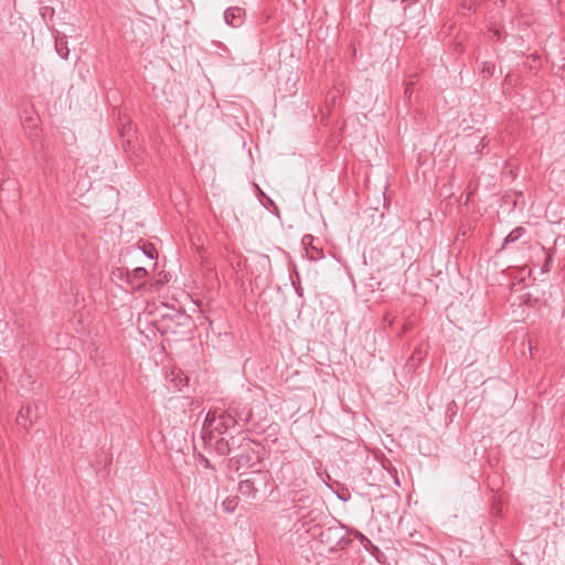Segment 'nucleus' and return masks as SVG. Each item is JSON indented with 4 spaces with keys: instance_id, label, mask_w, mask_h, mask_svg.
<instances>
[{
    "instance_id": "ddd939ff",
    "label": "nucleus",
    "mask_w": 565,
    "mask_h": 565,
    "mask_svg": "<svg viewBox=\"0 0 565 565\" xmlns=\"http://www.w3.org/2000/svg\"><path fill=\"white\" fill-rule=\"evenodd\" d=\"M426 354V351L423 350L420 347L419 348H416L414 350V352L412 353V355L409 356L407 363H406V366L409 369V370H415L417 367V365L419 364V362L423 360V358L425 356Z\"/></svg>"
},
{
    "instance_id": "b1692460",
    "label": "nucleus",
    "mask_w": 565,
    "mask_h": 565,
    "mask_svg": "<svg viewBox=\"0 0 565 565\" xmlns=\"http://www.w3.org/2000/svg\"><path fill=\"white\" fill-rule=\"evenodd\" d=\"M4 184H6V182H4V183H2V185H1V190H2V191L4 190ZM7 184H8V185H9V184H14V181H10V180H8V181H7Z\"/></svg>"
},
{
    "instance_id": "7ed1b4c3",
    "label": "nucleus",
    "mask_w": 565,
    "mask_h": 565,
    "mask_svg": "<svg viewBox=\"0 0 565 565\" xmlns=\"http://www.w3.org/2000/svg\"><path fill=\"white\" fill-rule=\"evenodd\" d=\"M258 460L257 452L253 440L245 441L244 448L238 450L230 458L228 467L234 471H238L244 467L252 466L254 461Z\"/></svg>"
},
{
    "instance_id": "1a4fd4ad",
    "label": "nucleus",
    "mask_w": 565,
    "mask_h": 565,
    "mask_svg": "<svg viewBox=\"0 0 565 565\" xmlns=\"http://www.w3.org/2000/svg\"><path fill=\"white\" fill-rule=\"evenodd\" d=\"M238 425L234 416L232 415V412L227 407L226 411H224L221 415H218V423L215 425V430H217L220 434H225L230 428Z\"/></svg>"
},
{
    "instance_id": "f257e3e1",
    "label": "nucleus",
    "mask_w": 565,
    "mask_h": 565,
    "mask_svg": "<svg viewBox=\"0 0 565 565\" xmlns=\"http://www.w3.org/2000/svg\"><path fill=\"white\" fill-rule=\"evenodd\" d=\"M292 475H295V467L288 462L281 466L277 478L281 483L299 489V491L294 495H291L292 491L290 492V499L292 502V514L297 516L298 520H301L310 516L311 514V511L309 510L310 505L307 504L311 501V498L309 494L303 492L302 486L305 484V480L300 478L292 479Z\"/></svg>"
},
{
    "instance_id": "0eeeda50",
    "label": "nucleus",
    "mask_w": 565,
    "mask_h": 565,
    "mask_svg": "<svg viewBox=\"0 0 565 565\" xmlns=\"http://www.w3.org/2000/svg\"><path fill=\"white\" fill-rule=\"evenodd\" d=\"M344 539L343 531L339 526H330L320 532V540L323 543L330 544L333 550Z\"/></svg>"
},
{
    "instance_id": "f8f14e48",
    "label": "nucleus",
    "mask_w": 565,
    "mask_h": 565,
    "mask_svg": "<svg viewBox=\"0 0 565 565\" xmlns=\"http://www.w3.org/2000/svg\"><path fill=\"white\" fill-rule=\"evenodd\" d=\"M250 439L242 434L237 436H232L230 439H227L231 454H236L238 450L244 448L245 441H249Z\"/></svg>"
},
{
    "instance_id": "5701e85b",
    "label": "nucleus",
    "mask_w": 565,
    "mask_h": 565,
    "mask_svg": "<svg viewBox=\"0 0 565 565\" xmlns=\"http://www.w3.org/2000/svg\"><path fill=\"white\" fill-rule=\"evenodd\" d=\"M405 94H406V95H408V94L411 95V94H412L411 84H408V85L406 86V88H405Z\"/></svg>"
},
{
    "instance_id": "a878e982",
    "label": "nucleus",
    "mask_w": 565,
    "mask_h": 565,
    "mask_svg": "<svg viewBox=\"0 0 565 565\" xmlns=\"http://www.w3.org/2000/svg\"><path fill=\"white\" fill-rule=\"evenodd\" d=\"M482 72H483V73H488V75H490V74H491L489 68H483V71H482Z\"/></svg>"
},
{
    "instance_id": "f3484780",
    "label": "nucleus",
    "mask_w": 565,
    "mask_h": 565,
    "mask_svg": "<svg viewBox=\"0 0 565 565\" xmlns=\"http://www.w3.org/2000/svg\"><path fill=\"white\" fill-rule=\"evenodd\" d=\"M237 504H238V498L237 497H228L222 503L223 509L226 512H228V513L234 512L236 507H237Z\"/></svg>"
},
{
    "instance_id": "39448f33",
    "label": "nucleus",
    "mask_w": 565,
    "mask_h": 565,
    "mask_svg": "<svg viewBox=\"0 0 565 565\" xmlns=\"http://www.w3.org/2000/svg\"><path fill=\"white\" fill-rule=\"evenodd\" d=\"M232 415L236 419L237 424L242 427H245L253 417L252 408L242 403L233 402L228 405Z\"/></svg>"
},
{
    "instance_id": "393cba45",
    "label": "nucleus",
    "mask_w": 565,
    "mask_h": 565,
    "mask_svg": "<svg viewBox=\"0 0 565 565\" xmlns=\"http://www.w3.org/2000/svg\"><path fill=\"white\" fill-rule=\"evenodd\" d=\"M552 262V256L551 255H547L546 257V263H545V267L548 266V263Z\"/></svg>"
},
{
    "instance_id": "2eb2a0df",
    "label": "nucleus",
    "mask_w": 565,
    "mask_h": 565,
    "mask_svg": "<svg viewBox=\"0 0 565 565\" xmlns=\"http://www.w3.org/2000/svg\"><path fill=\"white\" fill-rule=\"evenodd\" d=\"M131 252L136 254H142L148 258L149 262L153 260L157 257V252L151 244H147L142 248L132 247Z\"/></svg>"
},
{
    "instance_id": "423d86ee",
    "label": "nucleus",
    "mask_w": 565,
    "mask_h": 565,
    "mask_svg": "<svg viewBox=\"0 0 565 565\" xmlns=\"http://www.w3.org/2000/svg\"><path fill=\"white\" fill-rule=\"evenodd\" d=\"M38 406L25 405L22 406L17 416V423L24 429H29L34 419L39 417Z\"/></svg>"
},
{
    "instance_id": "dca6fc26",
    "label": "nucleus",
    "mask_w": 565,
    "mask_h": 565,
    "mask_svg": "<svg viewBox=\"0 0 565 565\" xmlns=\"http://www.w3.org/2000/svg\"><path fill=\"white\" fill-rule=\"evenodd\" d=\"M215 451L220 456L231 455V448H230L227 439H225V438L217 439L215 443Z\"/></svg>"
},
{
    "instance_id": "9b49d317",
    "label": "nucleus",
    "mask_w": 565,
    "mask_h": 565,
    "mask_svg": "<svg viewBox=\"0 0 565 565\" xmlns=\"http://www.w3.org/2000/svg\"><path fill=\"white\" fill-rule=\"evenodd\" d=\"M313 237L311 235H306L302 239L303 245H310V247H306V255L311 260H317L322 257V250L313 245H311Z\"/></svg>"
},
{
    "instance_id": "a211bd4d",
    "label": "nucleus",
    "mask_w": 565,
    "mask_h": 565,
    "mask_svg": "<svg viewBox=\"0 0 565 565\" xmlns=\"http://www.w3.org/2000/svg\"><path fill=\"white\" fill-rule=\"evenodd\" d=\"M214 423H218V416H216L215 412L209 411L204 419V429L212 427Z\"/></svg>"
},
{
    "instance_id": "6ab92c4d",
    "label": "nucleus",
    "mask_w": 565,
    "mask_h": 565,
    "mask_svg": "<svg viewBox=\"0 0 565 565\" xmlns=\"http://www.w3.org/2000/svg\"><path fill=\"white\" fill-rule=\"evenodd\" d=\"M54 15V9L51 8V7H44L42 9V17L44 20H46V17H50V19H52Z\"/></svg>"
},
{
    "instance_id": "6e6552de",
    "label": "nucleus",
    "mask_w": 565,
    "mask_h": 565,
    "mask_svg": "<svg viewBox=\"0 0 565 565\" xmlns=\"http://www.w3.org/2000/svg\"><path fill=\"white\" fill-rule=\"evenodd\" d=\"M244 19H245V11L242 8L232 7V8H228L224 12L225 22L233 28L241 26L244 22Z\"/></svg>"
},
{
    "instance_id": "4be33fe9",
    "label": "nucleus",
    "mask_w": 565,
    "mask_h": 565,
    "mask_svg": "<svg viewBox=\"0 0 565 565\" xmlns=\"http://www.w3.org/2000/svg\"><path fill=\"white\" fill-rule=\"evenodd\" d=\"M466 235H467V232H462L461 234H458L456 237V242L460 241V238L465 239Z\"/></svg>"
},
{
    "instance_id": "412c9836",
    "label": "nucleus",
    "mask_w": 565,
    "mask_h": 565,
    "mask_svg": "<svg viewBox=\"0 0 565 565\" xmlns=\"http://www.w3.org/2000/svg\"><path fill=\"white\" fill-rule=\"evenodd\" d=\"M466 235H467V232H462L461 234H458L456 237V242L460 241V238L465 239Z\"/></svg>"
},
{
    "instance_id": "4468645a",
    "label": "nucleus",
    "mask_w": 565,
    "mask_h": 565,
    "mask_svg": "<svg viewBox=\"0 0 565 565\" xmlns=\"http://www.w3.org/2000/svg\"><path fill=\"white\" fill-rule=\"evenodd\" d=\"M525 233V228L522 226H518L514 230H512L503 239L502 248L508 246L511 243L516 242L520 237H522Z\"/></svg>"
},
{
    "instance_id": "f03ea898",
    "label": "nucleus",
    "mask_w": 565,
    "mask_h": 565,
    "mask_svg": "<svg viewBox=\"0 0 565 565\" xmlns=\"http://www.w3.org/2000/svg\"><path fill=\"white\" fill-rule=\"evenodd\" d=\"M267 480V472L255 471L250 477L241 480L238 483V492L248 500H255L259 491V486H265Z\"/></svg>"
},
{
    "instance_id": "9d476101",
    "label": "nucleus",
    "mask_w": 565,
    "mask_h": 565,
    "mask_svg": "<svg viewBox=\"0 0 565 565\" xmlns=\"http://www.w3.org/2000/svg\"><path fill=\"white\" fill-rule=\"evenodd\" d=\"M54 40H55V50H56L57 54L62 58L66 60L70 54L66 36L55 30L54 31Z\"/></svg>"
},
{
    "instance_id": "aec40b11",
    "label": "nucleus",
    "mask_w": 565,
    "mask_h": 565,
    "mask_svg": "<svg viewBox=\"0 0 565 565\" xmlns=\"http://www.w3.org/2000/svg\"><path fill=\"white\" fill-rule=\"evenodd\" d=\"M295 291L299 295V296H302V288H301V285H297V284H294L292 285Z\"/></svg>"
},
{
    "instance_id": "20e7f679",
    "label": "nucleus",
    "mask_w": 565,
    "mask_h": 565,
    "mask_svg": "<svg viewBox=\"0 0 565 565\" xmlns=\"http://www.w3.org/2000/svg\"><path fill=\"white\" fill-rule=\"evenodd\" d=\"M148 270L143 266L135 267L131 271L129 269H125L118 267L111 271V281L115 282L116 279L126 280V282H131L132 279H142L147 277Z\"/></svg>"
}]
</instances>
